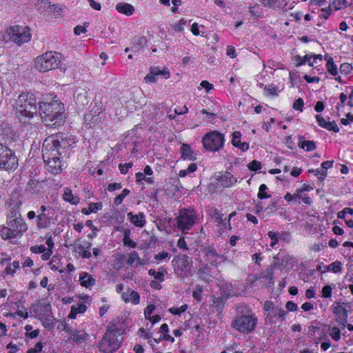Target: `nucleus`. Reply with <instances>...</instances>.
Masks as SVG:
<instances>
[{"label": "nucleus", "instance_id": "f257e3e1", "mask_svg": "<svg viewBox=\"0 0 353 353\" xmlns=\"http://www.w3.org/2000/svg\"><path fill=\"white\" fill-rule=\"evenodd\" d=\"M15 116L19 122L28 125L37 115L38 107L34 94L28 92H21L15 100L14 105Z\"/></svg>", "mask_w": 353, "mask_h": 353}, {"label": "nucleus", "instance_id": "f03ea898", "mask_svg": "<svg viewBox=\"0 0 353 353\" xmlns=\"http://www.w3.org/2000/svg\"><path fill=\"white\" fill-rule=\"evenodd\" d=\"M125 327L120 321H112L99 343V349L104 353H112L119 350L123 342Z\"/></svg>", "mask_w": 353, "mask_h": 353}, {"label": "nucleus", "instance_id": "7ed1b4c3", "mask_svg": "<svg viewBox=\"0 0 353 353\" xmlns=\"http://www.w3.org/2000/svg\"><path fill=\"white\" fill-rule=\"evenodd\" d=\"M39 114L48 126L58 128L65 122V108L63 103L57 99L42 101L39 103Z\"/></svg>", "mask_w": 353, "mask_h": 353}, {"label": "nucleus", "instance_id": "20e7f679", "mask_svg": "<svg viewBox=\"0 0 353 353\" xmlns=\"http://www.w3.org/2000/svg\"><path fill=\"white\" fill-rule=\"evenodd\" d=\"M10 216L6 221L7 226H3L0 230V236L3 240H11L21 238L28 230L25 220L19 214Z\"/></svg>", "mask_w": 353, "mask_h": 353}, {"label": "nucleus", "instance_id": "39448f33", "mask_svg": "<svg viewBox=\"0 0 353 353\" xmlns=\"http://www.w3.org/2000/svg\"><path fill=\"white\" fill-rule=\"evenodd\" d=\"M198 219L199 214L193 206L180 208L176 217V227L183 234H187Z\"/></svg>", "mask_w": 353, "mask_h": 353}, {"label": "nucleus", "instance_id": "423d86ee", "mask_svg": "<svg viewBox=\"0 0 353 353\" xmlns=\"http://www.w3.org/2000/svg\"><path fill=\"white\" fill-rule=\"evenodd\" d=\"M258 323L256 314L250 311L245 314H238L232 322V327L243 334L254 332Z\"/></svg>", "mask_w": 353, "mask_h": 353}, {"label": "nucleus", "instance_id": "0eeeda50", "mask_svg": "<svg viewBox=\"0 0 353 353\" xmlns=\"http://www.w3.org/2000/svg\"><path fill=\"white\" fill-rule=\"evenodd\" d=\"M62 55L54 51H48L38 56L35 59V68L40 72H46L55 70L61 65Z\"/></svg>", "mask_w": 353, "mask_h": 353}, {"label": "nucleus", "instance_id": "6e6552de", "mask_svg": "<svg viewBox=\"0 0 353 353\" xmlns=\"http://www.w3.org/2000/svg\"><path fill=\"white\" fill-rule=\"evenodd\" d=\"M30 39L31 34L29 27L19 25L11 26L7 28L2 36V40L5 43L11 41L19 46L28 42Z\"/></svg>", "mask_w": 353, "mask_h": 353}, {"label": "nucleus", "instance_id": "1a4fd4ad", "mask_svg": "<svg viewBox=\"0 0 353 353\" xmlns=\"http://www.w3.org/2000/svg\"><path fill=\"white\" fill-rule=\"evenodd\" d=\"M19 165L18 158L9 147L0 143V170L14 171Z\"/></svg>", "mask_w": 353, "mask_h": 353}, {"label": "nucleus", "instance_id": "9d476101", "mask_svg": "<svg viewBox=\"0 0 353 353\" xmlns=\"http://www.w3.org/2000/svg\"><path fill=\"white\" fill-rule=\"evenodd\" d=\"M202 143L205 150L217 152L224 146L225 136L218 130H212L203 137Z\"/></svg>", "mask_w": 353, "mask_h": 353}, {"label": "nucleus", "instance_id": "9b49d317", "mask_svg": "<svg viewBox=\"0 0 353 353\" xmlns=\"http://www.w3.org/2000/svg\"><path fill=\"white\" fill-rule=\"evenodd\" d=\"M189 261L190 257L186 254H179L173 258L172 265L176 276L184 280L189 276L191 268Z\"/></svg>", "mask_w": 353, "mask_h": 353}, {"label": "nucleus", "instance_id": "f8f14e48", "mask_svg": "<svg viewBox=\"0 0 353 353\" xmlns=\"http://www.w3.org/2000/svg\"><path fill=\"white\" fill-rule=\"evenodd\" d=\"M59 146L60 145L57 137L52 134L47 137L44 140L42 146L43 159L61 157L63 152L62 150L59 148Z\"/></svg>", "mask_w": 353, "mask_h": 353}, {"label": "nucleus", "instance_id": "ddd939ff", "mask_svg": "<svg viewBox=\"0 0 353 353\" xmlns=\"http://www.w3.org/2000/svg\"><path fill=\"white\" fill-rule=\"evenodd\" d=\"M53 209L50 206L41 205L37 211L36 225L39 230L46 229L51 225Z\"/></svg>", "mask_w": 353, "mask_h": 353}, {"label": "nucleus", "instance_id": "4468645a", "mask_svg": "<svg viewBox=\"0 0 353 353\" xmlns=\"http://www.w3.org/2000/svg\"><path fill=\"white\" fill-rule=\"evenodd\" d=\"M105 118L104 112L91 110L85 114L84 126L89 129H102Z\"/></svg>", "mask_w": 353, "mask_h": 353}, {"label": "nucleus", "instance_id": "2eb2a0df", "mask_svg": "<svg viewBox=\"0 0 353 353\" xmlns=\"http://www.w3.org/2000/svg\"><path fill=\"white\" fill-rule=\"evenodd\" d=\"M205 260L212 267H218L227 260L225 254H219L213 245H207L203 249Z\"/></svg>", "mask_w": 353, "mask_h": 353}, {"label": "nucleus", "instance_id": "dca6fc26", "mask_svg": "<svg viewBox=\"0 0 353 353\" xmlns=\"http://www.w3.org/2000/svg\"><path fill=\"white\" fill-rule=\"evenodd\" d=\"M63 330L70 335L68 341L75 344L86 343L89 336L84 330L72 329L67 323L63 324Z\"/></svg>", "mask_w": 353, "mask_h": 353}, {"label": "nucleus", "instance_id": "f3484780", "mask_svg": "<svg viewBox=\"0 0 353 353\" xmlns=\"http://www.w3.org/2000/svg\"><path fill=\"white\" fill-rule=\"evenodd\" d=\"M288 311L284 310L279 306H275L269 313L265 314V323L268 325L276 324L277 322H282L285 319Z\"/></svg>", "mask_w": 353, "mask_h": 353}, {"label": "nucleus", "instance_id": "a211bd4d", "mask_svg": "<svg viewBox=\"0 0 353 353\" xmlns=\"http://www.w3.org/2000/svg\"><path fill=\"white\" fill-rule=\"evenodd\" d=\"M159 75H162L164 79H168L170 77V73L168 68L161 70L159 67H152L144 80L148 83H152L157 81V77Z\"/></svg>", "mask_w": 353, "mask_h": 353}, {"label": "nucleus", "instance_id": "6ab92c4d", "mask_svg": "<svg viewBox=\"0 0 353 353\" xmlns=\"http://www.w3.org/2000/svg\"><path fill=\"white\" fill-rule=\"evenodd\" d=\"M46 169L52 174H57L63 170V163L62 157H50L43 159Z\"/></svg>", "mask_w": 353, "mask_h": 353}, {"label": "nucleus", "instance_id": "aec40b11", "mask_svg": "<svg viewBox=\"0 0 353 353\" xmlns=\"http://www.w3.org/2000/svg\"><path fill=\"white\" fill-rule=\"evenodd\" d=\"M54 135L57 137L60 145L59 148L62 150L63 153L65 150L72 148L77 142L76 137L71 134L59 133Z\"/></svg>", "mask_w": 353, "mask_h": 353}, {"label": "nucleus", "instance_id": "412c9836", "mask_svg": "<svg viewBox=\"0 0 353 353\" xmlns=\"http://www.w3.org/2000/svg\"><path fill=\"white\" fill-rule=\"evenodd\" d=\"M218 183L224 188L234 186L237 183V178L228 171L219 172L216 179Z\"/></svg>", "mask_w": 353, "mask_h": 353}, {"label": "nucleus", "instance_id": "4be33fe9", "mask_svg": "<svg viewBox=\"0 0 353 353\" xmlns=\"http://www.w3.org/2000/svg\"><path fill=\"white\" fill-rule=\"evenodd\" d=\"M333 313L336 315V321L339 325L345 327L348 316L347 310L342 305H339L333 308Z\"/></svg>", "mask_w": 353, "mask_h": 353}, {"label": "nucleus", "instance_id": "5701e85b", "mask_svg": "<svg viewBox=\"0 0 353 353\" xmlns=\"http://www.w3.org/2000/svg\"><path fill=\"white\" fill-rule=\"evenodd\" d=\"M315 119L320 127L335 133H338L340 131L336 121H327L321 114H316Z\"/></svg>", "mask_w": 353, "mask_h": 353}, {"label": "nucleus", "instance_id": "b1692460", "mask_svg": "<svg viewBox=\"0 0 353 353\" xmlns=\"http://www.w3.org/2000/svg\"><path fill=\"white\" fill-rule=\"evenodd\" d=\"M128 218L130 223L135 227L143 228L146 224L145 215L143 212H140L137 214H134L132 212L127 214Z\"/></svg>", "mask_w": 353, "mask_h": 353}, {"label": "nucleus", "instance_id": "393cba45", "mask_svg": "<svg viewBox=\"0 0 353 353\" xmlns=\"http://www.w3.org/2000/svg\"><path fill=\"white\" fill-rule=\"evenodd\" d=\"M232 144L235 148L241 150L242 152H246L249 149V143L247 142H241V133L240 131H234L232 134Z\"/></svg>", "mask_w": 353, "mask_h": 353}, {"label": "nucleus", "instance_id": "a878e982", "mask_svg": "<svg viewBox=\"0 0 353 353\" xmlns=\"http://www.w3.org/2000/svg\"><path fill=\"white\" fill-rule=\"evenodd\" d=\"M91 246L92 243L90 242H88L85 246L79 244L74 248V251L79 255V257L83 259H89L92 256V254L90 251Z\"/></svg>", "mask_w": 353, "mask_h": 353}, {"label": "nucleus", "instance_id": "bb28decb", "mask_svg": "<svg viewBox=\"0 0 353 353\" xmlns=\"http://www.w3.org/2000/svg\"><path fill=\"white\" fill-rule=\"evenodd\" d=\"M128 292H130L128 294L126 292L122 293L121 298L125 303L131 302L134 305H137L140 303V296L139 294L133 290L128 289Z\"/></svg>", "mask_w": 353, "mask_h": 353}, {"label": "nucleus", "instance_id": "cd10ccee", "mask_svg": "<svg viewBox=\"0 0 353 353\" xmlns=\"http://www.w3.org/2000/svg\"><path fill=\"white\" fill-rule=\"evenodd\" d=\"M180 152L183 160L194 161L196 159V156L189 144L183 143Z\"/></svg>", "mask_w": 353, "mask_h": 353}, {"label": "nucleus", "instance_id": "c85d7f7f", "mask_svg": "<svg viewBox=\"0 0 353 353\" xmlns=\"http://www.w3.org/2000/svg\"><path fill=\"white\" fill-rule=\"evenodd\" d=\"M298 146L306 152H312L316 149V144L314 141H305L304 137L301 135L298 137Z\"/></svg>", "mask_w": 353, "mask_h": 353}, {"label": "nucleus", "instance_id": "c756f323", "mask_svg": "<svg viewBox=\"0 0 353 353\" xmlns=\"http://www.w3.org/2000/svg\"><path fill=\"white\" fill-rule=\"evenodd\" d=\"M43 181L30 179L27 184V190L32 194H38L43 189Z\"/></svg>", "mask_w": 353, "mask_h": 353}, {"label": "nucleus", "instance_id": "7c9ffc66", "mask_svg": "<svg viewBox=\"0 0 353 353\" xmlns=\"http://www.w3.org/2000/svg\"><path fill=\"white\" fill-rule=\"evenodd\" d=\"M210 216L212 219L214 220V221L221 227L222 230L226 228V219L223 218V214H222L217 208L212 210Z\"/></svg>", "mask_w": 353, "mask_h": 353}, {"label": "nucleus", "instance_id": "2f4dec72", "mask_svg": "<svg viewBox=\"0 0 353 353\" xmlns=\"http://www.w3.org/2000/svg\"><path fill=\"white\" fill-rule=\"evenodd\" d=\"M198 274L200 279L205 283H209L211 281V268L207 264H203L198 270Z\"/></svg>", "mask_w": 353, "mask_h": 353}, {"label": "nucleus", "instance_id": "473e14b6", "mask_svg": "<svg viewBox=\"0 0 353 353\" xmlns=\"http://www.w3.org/2000/svg\"><path fill=\"white\" fill-rule=\"evenodd\" d=\"M79 282L82 287L88 288L95 285L94 278L88 272H82L79 274Z\"/></svg>", "mask_w": 353, "mask_h": 353}, {"label": "nucleus", "instance_id": "72a5a7b5", "mask_svg": "<svg viewBox=\"0 0 353 353\" xmlns=\"http://www.w3.org/2000/svg\"><path fill=\"white\" fill-rule=\"evenodd\" d=\"M62 199L71 205H77L80 201L79 197L78 196H74L72 194V190L68 187L64 189Z\"/></svg>", "mask_w": 353, "mask_h": 353}, {"label": "nucleus", "instance_id": "f704fd0d", "mask_svg": "<svg viewBox=\"0 0 353 353\" xmlns=\"http://www.w3.org/2000/svg\"><path fill=\"white\" fill-rule=\"evenodd\" d=\"M116 10L121 14L126 16H131L134 12V8L132 5L128 3H119L116 5Z\"/></svg>", "mask_w": 353, "mask_h": 353}, {"label": "nucleus", "instance_id": "c9c22d12", "mask_svg": "<svg viewBox=\"0 0 353 353\" xmlns=\"http://www.w3.org/2000/svg\"><path fill=\"white\" fill-rule=\"evenodd\" d=\"M294 63L296 67H299L307 63L310 66H314V60H312V56L310 54H305L303 57L300 55H296L294 58Z\"/></svg>", "mask_w": 353, "mask_h": 353}, {"label": "nucleus", "instance_id": "e433bc0d", "mask_svg": "<svg viewBox=\"0 0 353 353\" xmlns=\"http://www.w3.org/2000/svg\"><path fill=\"white\" fill-rule=\"evenodd\" d=\"M324 59L326 60L325 67L329 74L332 76H336L339 73L338 67L334 63L333 58L328 54H325Z\"/></svg>", "mask_w": 353, "mask_h": 353}, {"label": "nucleus", "instance_id": "4c0bfd02", "mask_svg": "<svg viewBox=\"0 0 353 353\" xmlns=\"http://www.w3.org/2000/svg\"><path fill=\"white\" fill-rule=\"evenodd\" d=\"M87 310V306L84 303H79L77 305H72L70 312L68 317L70 319H75L78 314H83Z\"/></svg>", "mask_w": 353, "mask_h": 353}, {"label": "nucleus", "instance_id": "58836bf2", "mask_svg": "<svg viewBox=\"0 0 353 353\" xmlns=\"http://www.w3.org/2000/svg\"><path fill=\"white\" fill-rule=\"evenodd\" d=\"M103 208V203L101 202L90 203L88 208L82 209L81 212L85 215H90L92 213H96L97 211Z\"/></svg>", "mask_w": 353, "mask_h": 353}, {"label": "nucleus", "instance_id": "ea45409f", "mask_svg": "<svg viewBox=\"0 0 353 353\" xmlns=\"http://www.w3.org/2000/svg\"><path fill=\"white\" fill-rule=\"evenodd\" d=\"M20 268L19 261H14L13 262H10L7 264L4 272L6 274L13 276L17 272V270Z\"/></svg>", "mask_w": 353, "mask_h": 353}, {"label": "nucleus", "instance_id": "a19ab883", "mask_svg": "<svg viewBox=\"0 0 353 353\" xmlns=\"http://www.w3.org/2000/svg\"><path fill=\"white\" fill-rule=\"evenodd\" d=\"M134 262H137V265H142L143 263L141 261L137 252L132 251L128 254L127 259V264L132 266Z\"/></svg>", "mask_w": 353, "mask_h": 353}, {"label": "nucleus", "instance_id": "79ce46f5", "mask_svg": "<svg viewBox=\"0 0 353 353\" xmlns=\"http://www.w3.org/2000/svg\"><path fill=\"white\" fill-rule=\"evenodd\" d=\"M279 92L278 87L273 83L268 84L264 87V95L266 97L277 96Z\"/></svg>", "mask_w": 353, "mask_h": 353}, {"label": "nucleus", "instance_id": "37998d69", "mask_svg": "<svg viewBox=\"0 0 353 353\" xmlns=\"http://www.w3.org/2000/svg\"><path fill=\"white\" fill-rule=\"evenodd\" d=\"M130 232L127 230L124 231L123 238V244L125 247L134 248L137 247V243L132 240L130 237Z\"/></svg>", "mask_w": 353, "mask_h": 353}, {"label": "nucleus", "instance_id": "c03bdc74", "mask_svg": "<svg viewBox=\"0 0 353 353\" xmlns=\"http://www.w3.org/2000/svg\"><path fill=\"white\" fill-rule=\"evenodd\" d=\"M0 137L6 141H10L12 139L13 132L10 127L0 128Z\"/></svg>", "mask_w": 353, "mask_h": 353}, {"label": "nucleus", "instance_id": "a18cd8bd", "mask_svg": "<svg viewBox=\"0 0 353 353\" xmlns=\"http://www.w3.org/2000/svg\"><path fill=\"white\" fill-rule=\"evenodd\" d=\"M197 164L195 163H190L188 168L186 170H181L179 172V177H185L187 175L191 174V173H193L195 171H196L197 170Z\"/></svg>", "mask_w": 353, "mask_h": 353}, {"label": "nucleus", "instance_id": "49530a36", "mask_svg": "<svg viewBox=\"0 0 353 353\" xmlns=\"http://www.w3.org/2000/svg\"><path fill=\"white\" fill-rule=\"evenodd\" d=\"M327 270L331 271L335 274L341 272L342 271V263L339 261H335L331 263L327 267Z\"/></svg>", "mask_w": 353, "mask_h": 353}, {"label": "nucleus", "instance_id": "de8ad7c7", "mask_svg": "<svg viewBox=\"0 0 353 353\" xmlns=\"http://www.w3.org/2000/svg\"><path fill=\"white\" fill-rule=\"evenodd\" d=\"M188 307V306L187 304H183L180 307L173 306L172 307H170L168 309V311L172 314L181 315L182 313L185 312L187 310Z\"/></svg>", "mask_w": 353, "mask_h": 353}, {"label": "nucleus", "instance_id": "09e8293b", "mask_svg": "<svg viewBox=\"0 0 353 353\" xmlns=\"http://www.w3.org/2000/svg\"><path fill=\"white\" fill-rule=\"evenodd\" d=\"M130 193V190L125 188L122 190L121 193L117 196L114 199V203L116 205H119L122 203L124 199Z\"/></svg>", "mask_w": 353, "mask_h": 353}, {"label": "nucleus", "instance_id": "8fccbe9b", "mask_svg": "<svg viewBox=\"0 0 353 353\" xmlns=\"http://www.w3.org/2000/svg\"><path fill=\"white\" fill-rule=\"evenodd\" d=\"M267 190H268V186L265 183L261 184L259 188V192L257 194V197L259 199H265L270 198L271 195L266 192Z\"/></svg>", "mask_w": 353, "mask_h": 353}, {"label": "nucleus", "instance_id": "3c124183", "mask_svg": "<svg viewBox=\"0 0 353 353\" xmlns=\"http://www.w3.org/2000/svg\"><path fill=\"white\" fill-rule=\"evenodd\" d=\"M279 232H274V231L271 230L268 232V236L271 240L270 245L272 248H274L279 243Z\"/></svg>", "mask_w": 353, "mask_h": 353}, {"label": "nucleus", "instance_id": "603ef678", "mask_svg": "<svg viewBox=\"0 0 353 353\" xmlns=\"http://www.w3.org/2000/svg\"><path fill=\"white\" fill-rule=\"evenodd\" d=\"M329 331H330V336L334 341H338L340 340L341 330L339 327H335V326L332 327L329 329Z\"/></svg>", "mask_w": 353, "mask_h": 353}, {"label": "nucleus", "instance_id": "864d4df0", "mask_svg": "<svg viewBox=\"0 0 353 353\" xmlns=\"http://www.w3.org/2000/svg\"><path fill=\"white\" fill-rule=\"evenodd\" d=\"M352 65L348 63H343L340 65L339 71L341 74H344L345 75L350 74L352 72Z\"/></svg>", "mask_w": 353, "mask_h": 353}, {"label": "nucleus", "instance_id": "5fc2aeb1", "mask_svg": "<svg viewBox=\"0 0 353 353\" xmlns=\"http://www.w3.org/2000/svg\"><path fill=\"white\" fill-rule=\"evenodd\" d=\"M249 10L251 15L255 19H259L261 17V12L258 4L250 6Z\"/></svg>", "mask_w": 353, "mask_h": 353}, {"label": "nucleus", "instance_id": "6e6d98bb", "mask_svg": "<svg viewBox=\"0 0 353 353\" xmlns=\"http://www.w3.org/2000/svg\"><path fill=\"white\" fill-rule=\"evenodd\" d=\"M166 273V270L163 267H161L159 268V270L157 272L156 274L154 276V281H159L160 282H163L165 281V274Z\"/></svg>", "mask_w": 353, "mask_h": 353}, {"label": "nucleus", "instance_id": "4d7b16f0", "mask_svg": "<svg viewBox=\"0 0 353 353\" xmlns=\"http://www.w3.org/2000/svg\"><path fill=\"white\" fill-rule=\"evenodd\" d=\"M248 167L251 171L257 172L261 169L262 165L260 161L257 160H252L250 163H249Z\"/></svg>", "mask_w": 353, "mask_h": 353}, {"label": "nucleus", "instance_id": "13d9d810", "mask_svg": "<svg viewBox=\"0 0 353 353\" xmlns=\"http://www.w3.org/2000/svg\"><path fill=\"white\" fill-rule=\"evenodd\" d=\"M322 297L324 299L330 298L332 295V288L330 285H326L323 287L322 290Z\"/></svg>", "mask_w": 353, "mask_h": 353}, {"label": "nucleus", "instance_id": "bf43d9fd", "mask_svg": "<svg viewBox=\"0 0 353 353\" xmlns=\"http://www.w3.org/2000/svg\"><path fill=\"white\" fill-rule=\"evenodd\" d=\"M303 106H304V101L302 98H298L296 99L292 105V108L295 110H298L301 112L303 110Z\"/></svg>", "mask_w": 353, "mask_h": 353}, {"label": "nucleus", "instance_id": "052dcab7", "mask_svg": "<svg viewBox=\"0 0 353 353\" xmlns=\"http://www.w3.org/2000/svg\"><path fill=\"white\" fill-rule=\"evenodd\" d=\"M201 113L206 116V121L212 123L216 118V114L208 112L206 109L201 110Z\"/></svg>", "mask_w": 353, "mask_h": 353}, {"label": "nucleus", "instance_id": "680f3d73", "mask_svg": "<svg viewBox=\"0 0 353 353\" xmlns=\"http://www.w3.org/2000/svg\"><path fill=\"white\" fill-rule=\"evenodd\" d=\"M133 166L132 162H128L125 163H120L119 165V169L122 174H126L129 170Z\"/></svg>", "mask_w": 353, "mask_h": 353}, {"label": "nucleus", "instance_id": "e2e57ef3", "mask_svg": "<svg viewBox=\"0 0 353 353\" xmlns=\"http://www.w3.org/2000/svg\"><path fill=\"white\" fill-rule=\"evenodd\" d=\"M203 292V288L201 286H197L196 290L192 292V297L197 302H200L201 301V295Z\"/></svg>", "mask_w": 353, "mask_h": 353}, {"label": "nucleus", "instance_id": "0e129e2a", "mask_svg": "<svg viewBox=\"0 0 353 353\" xmlns=\"http://www.w3.org/2000/svg\"><path fill=\"white\" fill-rule=\"evenodd\" d=\"M30 250L34 254H41L46 250V248L44 245H35L30 247Z\"/></svg>", "mask_w": 353, "mask_h": 353}, {"label": "nucleus", "instance_id": "69168bd1", "mask_svg": "<svg viewBox=\"0 0 353 353\" xmlns=\"http://www.w3.org/2000/svg\"><path fill=\"white\" fill-rule=\"evenodd\" d=\"M285 260L284 259H280L279 256H275L273 257V265L274 268H285L283 265Z\"/></svg>", "mask_w": 353, "mask_h": 353}, {"label": "nucleus", "instance_id": "338daca9", "mask_svg": "<svg viewBox=\"0 0 353 353\" xmlns=\"http://www.w3.org/2000/svg\"><path fill=\"white\" fill-rule=\"evenodd\" d=\"M186 21L184 19H181L177 23H175L173 25V29L176 32H183L184 30V26L185 25Z\"/></svg>", "mask_w": 353, "mask_h": 353}, {"label": "nucleus", "instance_id": "774afa93", "mask_svg": "<svg viewBox=\"0 0 353 353\" xmlns=\"http://www.w3.org/2000/svg\"><path fill=\"white\" fill-rule=\"evenodd\" d=\"M43 347V343L41 342H38L33 347L28 349L27 353H39L42 351Z\"/></svg>", "mask_w": 353, "mask_h": 353}]
</instances>
